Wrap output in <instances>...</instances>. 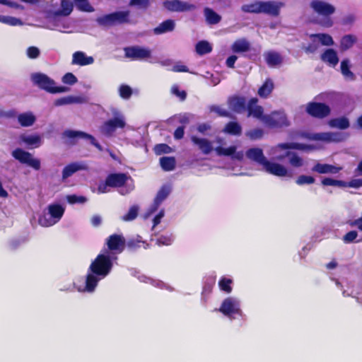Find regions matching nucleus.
<instances>
[{
    "label": "nucleus",
    "mask_w": 362,
    "mask_h": 362,
    "mask_svg": "<svg viewBox=\"0 0 362 362\" xmlns=\"http://www.w3.org/2000/svg\"><path fill=\"white\" fill-rule=\"evenodd\" d=\"M116 259V257L107 250L101 252L90 264L85 284L78 285L74 283L78 291L93 293L98 282L110 273L113 267V261Z\"/></svg>",
    "instance_id": "nucleus-1"
},
{
    "label": "nucleus",
    "mask_w": 362,
    "mask_h": 362,
    "mask_svg": "<svg viewBox=\"0 0 362 362\" xmlns=\"http://www.w3.org/2000/svg\"><path fill=\"white\" fill-rule=\"evenodd\" d=\"M191 141L198 147L202 153L205 155H209L213 150H214L216 155L219 156H231L233 159L240 161L243 160L244 158L243 151H237L236 146L223 147L221 145L223 144L224 139L221 137H217L216 139V142L218 144L219 146H217L215 148H213L212 143L205 138L192 136Z\"/></svg>",
    "instance_id": "nucleus-2"
},
{
    "label": "nucleus",
    "mask_w": 362,
    "mask_h": 362,
    "mask_svg": "<svg viewBox=\"0 0 362 362\" xmlns=\"http://www.w3.org/2000/svg\"><path fill=\"white\" fill-rule=\"evenodd\" d=\"M250 160L262 166L263 170L269 174L276 177H291L288 168L282 164L269 160L264 155L263 151L259 148H251L245 153Z\"/></svg>",
    "instance_id": "nucleus-3"
},
{
    "label": "nucleus",
    "mask_w": 362,
    "mask_h": 362,
    "mask_svg": "<svg viewBox=\"0 0 362 362\" xmlns=\"http://www.w3.org/2000/svg\"><path fill=\"white\" fill-rule=\"evenodd\" d=\"M30 79L35 86L50 93H65L69 90L65 86H57L54 81L43 73H33Z\"/></svg>",
    "instance_id": "nucleus-4"
},
{
    "label": "nucleus",
    "mask_w": 362,
    "mask_h": 362,
    "mask_svg": "<svg viewBox=\"0 0 362 362\" xmlns=\"http://www.w3.org/2000/svg\"><path fill=\"white\" fill-rule=\"evenodd\" d=\"M113 117L107 120L100 127V132L107 136H111L117 129H123L126 126V119L124 115L117 109L111 110Z\"/></svg>",
    "instance_id": "nucleus-5"
},
{
    "label": "nucleus",
    "mask_w": 362,
    "mask_h": 362,
    "mask_svg": "<svg viewBox=\"0 0 362 362\" xmlns=\"http://www.w3.org/2000/svg\"><path fill=\"white\" fill-rule=\"evenodd\" d=\"M218 311L230 320H234L236 317L243 316L240 298L235 296H228L224 298L218 308Z\"/></svg>",
    "instance_id": "nucleus-6"
},
{
    "label": "nucleus",
    "mask_w": 362,
    "mask_h": 362,
    "mask_svg": "<svg viewBox=\"0 0 362 362\" xmlns=\"http://www.w3.org/2000/svg\"><path fill=\"white\" fill-rule=\"evenodd\" d=\"M288 149L309 150L313 149V148L311 146L297 142L282 143L271 147L268 151V154L274 160H282L287 157L288 153L287 150Z\"/></svg>",
    "instance_id": "nucleus-7"
},
{
    "label": "nucleus",
    "mask_w": 362,
    "mask_h": 362,
    "mask_svg": "<svg viewBox=\"0 0 362 362\" xmlns=\"http://www.w3.org/2000/svg\"><path fill=\"white\" fill-rule=\"evenodd\" d=\"M107 184L113 187H121L119 193L122 195L129 194L134 188L133 180L124 173L110 175L107 177Z\"/></svg>",
    "instance_id": "nucleus-8"
},
{
    "label": "nucleus",
    "mask_w": 362,
    "mask_h": 362,
    "mask_svg": "<svg viewBox=\"0 0 362 362\" xmlns=\"http://www.w3.org/2000/svg\"><path fill=\"white\" fill-rule=\"evenodd\" d=\"M97 22L98 24L103 26L129 23H130V11H119L110 14L104 15L98 18Z\"/></svg>",
    "instance_id": "nucleus-9"
},
{
    "label": "nucleus",
    "mask_w": 362,
    "mask_h": 362,
    "mask_svg": "<svg viewBox=\"0 0 362 362\" xmlns=\"http://www.w3.org/2000/svg\"><path fill=\"white\" fill-rule=\"evenodd\" d=\"M172 190L171 186L170 185H163L160 189L158 191L156 196L153 202V203L148 206L146 209L144 215V218H149L152 214H153L156 211H158L160 204L163 202L164 200L167 199L169 196Z\"/></svg>",
    "instance_id": "nucleus-10"
},
{
    "label": "nucleus",
    "mask_w": 362,
    "mask_h": 362,
    "mask_svg": "<svg viewBox=\"0 0 362 362\" xmlns=\"http://www.w3.org/2000/svg\"><path fill=\"white\" fill-rule=\"evenodd\" d=\"M300 136L309 140L326 143L339 142L344 139V134L339 132L302 133Z\"/></svg>",
    "instance_id": "nucleus-11"
},
{
    "label": "nucleus",
    "mask_w": 362,
    "mask_h": 362,
    "mask_svg": "<svg viewBox=\"0 0 362 362\" xmlns=\"http://www.w3.org/2000/svg\"><path fill=\"white\" fill-rule=\"evenodd\" d=\"M63 138L65 139V143L69 144L75 143L78 139H88L99 151H103L102 146L96 141L93 136L83 132L66 130L63 133Z\"/></svg>",
    "instance_id": "nucleus-12"
},
{
    "label": "nucleus",
    "mask_w": 362,
    "mask_h": 362,
    "mask_svg": "<svg viewBox=\"0 0 362 362\" xmlns=\"http://www.w3.org/2000/svg\"><path fill=\"white\" fill-rule=\"evenodd\" d=\"M12 156L20 163L26 164L35 170H37L40 168V160L34 158L30 153L21 148H18L13 151Z\"/></svg>",
    "instance_id": "nucleus-13"
},
{
    "label": "nucleus",
    "mask_w": 362,
    "mask_h": 362,
    "mask_svg": "<svg viewBox=\"0 0 362 362\" xmlns=\"http://www.w3.org/2000/svg\"><path fill=\"white\" fill-rule=\"evenodd\" d=\"M262 122L269 127H281L288 125L287 117L283 112H274L270 115H265Z\"/></svg>",
    "instance_id": "nucleus-14"
},
{
    "label": "nucleus",
    "mask_w": 362,
    "mask_h": 362,
    "mask_svg": "<svg viewBox=\"0 0 362 362\" xmlns=\"http://www.w3.org/2000/svg\"><path fill=\"white\" fill-rule=\"evenodd\" d=\"M305 110L310 115L317 118L325 117L330 112L329 106L320 103H309Z\"/></svg>",
    "instance_id": "nucleus-15"
},
{
    "label": "nucleus",
    "mask_w": 362,
    "mask_h": 362,
    "mask_svg": "<svg viewBox=\"0 0 362 362\" xmlns=\"http://www.w3.org/2000/svg\"><path fill=\"white\" fill-rule=\"evenodd\" d=\"M310 7L316 13L325 17L332 14L335 11L334 6L322 0L312 1Z\"/></svg>",
    "instance_id": "nucleus-16"
},
{
    "label": "nucleus",
    "mask_w": 362,
    "mask_h": 362,
    "mask_svg": "<svg viewBox=\"0 0 362 362\" xmlns=\"http://www.w3.org/2000/svg\"><path fill=\"white\" fill-rule=\"evenodd\" d=\"M163 6L170 11L185 12L193 10L194 5L180 0H169L163 2Z\"/></svg>",
    "instance_id": "nucleus-17"
},
{
    "label": "nucleus",
    "mask_w": 362,
    "mask_h": 362,
    "mask_svg": "<svg viewBox=\"0 0 362 362\" xmlns=\"http://www.w3.org/2000/svg\"><path fill=\"white\" fill-rule=\"evenodd\" d=\"M284 4L279 1H261V13H264L272 16H278L280 13L281 8Z\"/></svg>",
    "instance_id": "nucleus-18"
},
{
    "label": "nucleus",
    "mask_w": 362,
    "mask_h": 362,
    "mask_svg": "<svg viewBox=\"0 0 362 362\" xmlns=\"http://www.w3.org/2000/svg\"><path fill=\"white\" fill-rule=\"evenodd\" d=\"M124 51L127 57L137 60L148 59L151 54V52L149 49L141 47H127Z\"/></svg>",
    "instance_id": "nucleus-19"
},
{
    "label": "nucleus",
    "mask_w": 362,
    "mask_h": 362,
    "mask_svg": "<svg viewBox=\"0 0 362 362\" xmlns=\"http://www.w3.org/2000/svg\"><path fill=\"white\" fill-rule=\"evenodd\" d=\"M19 141L29 148H36L42 144L43 138L37 134H22L19 136Z\"/></svg>",
    "instance_id": "nucleus-20"
},
{
    "label": "nucleus",
    "mask_w": 362,
    "mask_h": 362,
    "mask_svg": "<svg viewBox=\"0 0 362 362\" xmlns=\"http://www.w3.org/2000/svg\"><path fill=\"white\" fill-rule=\"evenodd\" d=\"M125 240L124 238L120 235H112L109 237L107 241V244L109 248V251L113 253H120L124 248ZM114 256V254H112Z\"/></svg>",
    "instance_id": "nucleus-21"
},
{
    "label": "nucleus",
    "mask_w": 362,
    "mask_h": 362,
    "mask_svg": "<svg viewBox=\"0 0 362 362\" xmlns=\"http://www.w3.org/2000/svg\"><path fill=\"white\" fill-rule=\"evenodd\" d=\"M94 58L81 51L75 52L72 55L71 64L78 66H86L93 64Z\"/></svg>",
    "instance_id": "nucleus-22"
},
{
    "label": "nucleus",
    "mask_w": 362,
    "mask_h": 362,
    "mask_svg": "<svg viewBox=\"0 0 362 362\" xmlns=\"http://www.w3.org/2000/svg\"><path fill=\"white\" fill-rule=\"evenodd\" d=\"M137 274H138L137 278L141 282L150 284L155 287H158L161 289H166L170 291H172L173 290L170 286H169L168 284H167L160 280L152 279V278L148 277L144 274H141L139 272H137Z\"/></svg>",
    "instance_id": "nucleus-23"
},
{
    "label": "nucleus",
    "mask_w": 362,
    "mask_h": 362,
    "mask_svg": "<svg viewBox=\"0 0 362 362\" xmlns=\"http://www.w3.org/2000/svg\"><path fill=\"white\" fill-rule=\"evenodd\" d=\"M46 209L51 214L52 218L58 223L62 218L64 211L65 206L59 203H52L49 204Z\"/></svg>",
    "instance_id": "nucleus-24"
},
{
    "label": "nucleus",
    "mask_w": 362,
    "mask_h": 362,
    "mask_svg": "<svg viewBox=\"0 0 362 362\" xmlns=\"http://www.w3.org/2000/svg\"><path fill=\"white\" fill-rule=\"evenodd\" d=\"M86 168V164L83 163H72L65 166L62 170V180H66L76 172Z\"/></svg>",
    "instance_id": "nucleus-25"
},
{
    "label": "nucleus",
    "mask_w": 362,
    "mask_h": 362,
    "mask_svg": "<svg viewBox=\"0 0 362 362\" xmlns=\"http://www.w3.org/2000/svg\"><path fill=\"white\" fill-rule=\"evenodd\" d=\"M17 117L18 123L24 127L33 126L36 121L35 115L30 111L21 113Z\"/></svg>",
    "instance_id": "nucleus-26"
},
{
    "label": "nucleus",
    "mask_w": 362,
    "mask_h": 362,
    "mask_svg": "<svg viewBox=\"0 0 362 362\" xmlns=\"http://www.w3.org/2000/svg\"><path fill=\"white\" fill-rule=\"evenodd\" d=\"M313 171L320 174H335L341 170V167H337L329 164L317 163L313 168Z\"/></svg>",
    "instance_id": "nucleus-27"
},
{
    "label": "nucleus",
    "mask_w": 362,
    "mask_h": 362,
    "mask_svg": "<svg viewBox=\"0 0 362 362\" xmlns=\"http://www.w3.org/2000/svg\"><path fill=\"white\" fill-rule=\"evenodd\" d=\"M86 102V100L82 96L68 95L61 98H59L54 101L56 106H62L69 104H81Z\"/></svg>",
    "instance_id": "nucleus-28"
},
{
    "label": "nucleus",
    "mask_w": 362,
    "mask_h": 362,
    "mask_svg": "<svg viewBox=\"0 0 362 362\" xmlns=\"http://www.w3.org/2000/svg\"><path fill=\"white\" fill-rule=\"evenodd\" d=\"M257 99L252 98L247 105L249 115L253 116L262 121L263 115V109L261 106L257 105Z\"/></svg>",
    "instance_id": "nucleus-29"
},
{
    "label": "nucleus",
    "mask_w": 362,
    "mask_h": 362,
    "mask_svg": "<svg viewBox=\"0 0 362 362\" xmlns=\"http://www.w3.org/2000/svg\"><path fill=\"white\" fill-rule=\"evenodd\" d=\"M264 59L269 66H276L282 62L281 54L274 51H269L264 54Z\"/></svg>",
    "instance_id": "nucleus-30"
},
{
    "label": "nucleus",
    "mask_w": 362,
    "mask_h": 362,
    "mask_svg": "<svg viewBox=\"0 0 362 362\" xmlns=\"http://www.w3.org/2000/svg\"><path fill=\"white\" fill-rule=\"evenodd\" d=\"M228 106L232 110L241 112L245 110V100L243 98L233 97L228 100Z\"/></svg>",
    "instance_id": "nucleus-31"
},
{
    "label": "nucleus",
    "mask_w": 362,
    "mask_h": 362,
    "mask_svg": "<svg viewBox=\"0 0 362 362\" xmlns=\"http://www.w3.org/2000/svg\"><path fill=\"white\" fill-rule=\"evenodd\" d=\"M38 223L42 227L47 228L57 223L45 208L38 218Z\"/></svg>",
    "instance_id": "nucleus-32"
},
{
    "label": "nucleus",
    "mask_w": 362,
    "mask_h": 362,
    "mask_svg": "<svg viewBox=\"0 0 362 362\" xmlns=\"http://www.w3.org/2000/svg\"><path fill=\"white\" fill-rule=\"evenodd\" d=\"M323 62L329 64L332 66H335L339 62V58L336 51L332 49H327L321 56Z\"/></svg>",
    "instance_id": "nucleus-33"
},
{
    "label": "nucleus",
    "mask_w": 362,
    "mask_h": 362,
    "mask_svg": "<svg viewBox=\"0 0 362 362\" xmlns=\"http://www.w3.org/2000/svg\"><path fill=\"white\" fill-rule=\"evenodd\" d=\"M250 44L245 38H240L235 40L231 46V49L235 53H241L247 52L250 49Z\"/></svg>",
    "instance_id": "nucleus-34"
},
{
    "label": "nucleus",
    "mask_w": 362,
    "mask_h": 362,
    "mask_svg": "<svg viewBox=\"0 0 362 362\" xmlns=\"http://www.w3.org/2000/svg\"><path fill=\"white\" fill-rule=\"evenodd\" d=\"M310 37L314 42H320L322 45L330 46L334 44L332 37L328 34H313L310 35Z\"/></svg>",
    "instance_id": "nucleus-35"
},
{
    "label": "nucleus",
    "mask_w": 362,
    "mask_h": 362,
    "mask_svg": "<svg viewBox=\"0 0 362 362\" xmlns=\"http://www.w3.org/2000/svg\"><path fill=\"white\" fill-rule=\"evenodd\" d=\"M175 22L173 20H166L153 29L156 35H160L173 30Z\"/></svg>",
    "instance_id": "nucleus-36"
},
{
    "label": "nucleus",
    "mask_w": 362,
    "mask_h": 362,
    "mask_svg": "<svg viewBox=\"0 0 362 362\" xmlns=\"http://www.w3.org/2000/svg\"><path fill=\"white\" fill-rule=\"evenodd\" d=\"M349 59H344L341 62V72L344 77V78L347 81H353L356 79V76L350 70Z\"/></svg>",
    "instance_id": "nucleus-37"
},
{
    "label": "nucleus",
    "mask_w": 362,
    "mask_h": 362,
    "mask_svg": "<svg viewBox=\"0 0 362 362\" xmlns=\"http://www.w3.org/2000/svg\"><path fill=\"white\" fill-rule=\"evenodd\" d=\"M73 10V4L70 0H62L61 10L54 13L56 18L59 16H67Z\"/></svg>",
    "instance_id": "nucleus-38"
},
{
    "label": "nucleus",
    "mask_w": 362,
    "mask_h": 362,
    "mask_svg": "<svg viewBox=\"0 0 362 362\" xmlns=\"http://www.w3.org/2000/svg\"><path fill=\"white\" fill-rule=\"evenodd\" d=\"M241 9L245 13H261V1H256L244 4L242 6Z\"/></svg>",
    "instance_id": "nucleus-39"
},
{
    "label": "nucleus",
    "mask_w": 362,
    "mask_h": 362,
    "mask_svg": "<svg viewBox=\"0 0 362 362\" xmlns=\"http://www.w3.org/2000/svg\"><path fill=\"white\" fill-rule=\"evenodd\" d=\"M274 83L271 79L268 78L259 88L258 94L262 98H267L272 93Z\"/></svg>",
    "instance_id": "nucleus-40"
},
{
    "label": "nucleus",
    "mask_w": 362,
    "mask_h": 362,
    "mask_svg": "<svg viewBox=\"0 0 362 362\" xmlns=\"http://www.w3.org/2000/svg\"><path fill=\"white\" fill-rule=\"evenodd\" d=\"M195 48L197 53L199 55H204L212 51L211 45L206 40H202L197 42Z\"/></svg>",
    "instance_id": "nucleus-41"
},
{
    "label": "nucleus",
    "mask_w": 362,
    "mask_h": 362,
    "mask_svg": "<svg viewBox=\"0 0 362 362\" xmlns=\"http://www.w3.org/2000/svg\"><path fill=\"white\" fill-rule=\"evenodd\" d=\"M329 125L340 129H345L349 127V122L345 117H339L329 120Z\"/></svg>",
    "instance_id": "nucleus-42"
},
{
    "label": "nucleus",
    "mask_w": 362,
    "mask_h": 362,
    "mask_svg": "<svg viewBox=\"0 0 362 362\" xmlns=\"http://www.w3.org/2000/svg\"><path fill=\"white\" fill-rule=\"evenodd\" d=\"M223 132L229 134L238 136L241 134L242 128L238 123L230 122L226 125Z\"/></svg>",
    "instance_id": "nucleus-43"
},
{
    "label": "nucleus",
    "mask_w": 362,
    "mask_h": 362,
    "mask_svg": "<svg viewBox=\"0 0 362 362\" xmlns=\"http://www.w3.org/2000/svg\"><path fill=\"white\" fill-rule=\"evenodd\" d=\"M287 157L288 158L290 165L294 168L302 167L304 164L303 159L296 153L288 151Z\"/></svg>",
    "instance_id": "nucleus-44"
},
{
    "label": "nucleus",
    "mask_w": 362,
    "mask_h": 362,
    "mask_svg": "<svg viewBox=\"0 0 362 362\" xmlns=\"http://www.w3.org/2000/svg\"><path fill=\"white\" fill-rule=\"evenodd\" d=\"M232 279L227 276H222L218 281V286L222 291L230 293L232 291Z\"/></svg>",
    "instance_id": "nucleus-45"
},
{
    "label": "nucleus",
    "mask_w": 362,
    "mask_h": 362,
    "mask_svg": "<svg viewBox=\"0 0 362 362\" xmlns=\"http://www.w3.org/2000/svg\"><path fill=\"white\" fill-rule=\"evenodd\" d=\"M161 168L165 171H171L175 168V160L173 157H162L160 159Z\"/></svg>",
    "instance_id": "nucleus-46"
},
{
    "label": "nucleus",
    "mask_w": 362,
    "mask_h": 362,
    "mask_svg": "<svg viewBox=\"0 0 362 362\" xmlns=\"http://www.w3.org/2000/svg\"><path fill=\"white\" fill-rule=\"evenodd\" d=\"M204 16L210 24H216L221 21V16L209 8L204 9Z\"/></svg>",
    "instance_id": "nucleus-47"
},
{
    "label": "nucleus",
    "mask_w": 362,
    "mask_h": 362,
    "mask_svg": "<svg viewBox=\"0 0 362 362\" xmlns=\"http://www.w3.org/2000/svg\"><path fill=\"white\" fill-rule=\"evenodd\" d=\"M358 236V233L356 230H351L346 233L342 238V240L344 243H359L361 240H358L357 238Z\"/></svg>",
    "instance_id": "nucleus-48"
},
{
    "label": "nucleus",
    "mask_w": 362,
    "mask_h": 362,
    "mask_svg": "<svg viewBox=\"0 0 362 362\" xmlns=\"http://www.w3.org/2000/svg\"><path fill=\"white\" fill-rule=\"evenodd\" d=\"M75 4L77 8L81 11L93 12L94 11L88 0H75Z\"/></svg>",
    "instance_id": "nucleus-49"
},
{
    "label": "nucleus",
    "mask_w": 362,
    "mask_h": 362,
    "mask_svg": "<svg viewBox=\"0 0 362 362\" xmlns=\"http://www.w3.org/2000/svg\"><path fill=\"white\" fill-rule=\"evenodd\" d=\"M0 22L13 26L22 25L21 21L20 19L6 16H0Z\"/></svg>",
    "instance_id": "nucleus-50"
},
{
    "label": "nucleus",
    "mask_w": 362,
    "mask_h": 362,
    "mask_svg": "<svg viewBox=\"0 0 362 362\" xmlns=\"http://www.w3.org/2000/svg\"><path fill=\"white\" fill-rule=\"evenodd\" d=\"M139 207L137 206H132L129 211L122 217L124 221H131L135 219L138 215Z\"/></svg>",
    "instance_id": "nucleus-51"
},
{
    "label": "nucleus",
    "mask_w": 362,
    "mask_h": 362,
    "mask_svg": "<svg viewBox=\"0 0 362 362\" xmlns=\"http://www.w3.org/2000/svg\"><path fill=\"white\" fill-rule=\"evenodd\" d=\"M118 90L119 96L124 100H128L132 95L131 87L125 84L121 85Z\"/></svg>",
    "instance_id": "nucleus-52"
},
{
    "label": "nucleus",
    "mask_w": 362,
    "mask_h": 362,
    "mask_svg": "<svg viewBox=\"0 0 362 362\" xmlns=\"http://www.w3.org/2000/svg\"><path fill=\"white\" fill-rule=\"evenodd\" d=\"M174 237L172 234L160 235L156 240L158 245H170L173 243Z\"/></svg>",
    "instance_id": "nucleus-53"
},
{
    "label": "nucleus",
    "mask_w": 362,
    "mask_h": 362,
    "mask_svg": "<svg viewBox=\"0 0 362 362\" xmlns=\"http://www.w3.org/2000/svg\"><path fill=\"white\" fill-rule=\"evenodd\" d=\"M67 202L71 204H84L87 202V198L84 196H78L76 194L67 195Z\"/></svg>",
    "instance_id": "nucleus-54"
},
{
    "label": "nucleus",
    "mask_w": 362,
    "mask_h": 362,
    "mask_svg": "<svg viewBox=\"0 0 362 362\" xmlns=\"http://www.w3.org/2000/svg\"><path fill=\"white\" fill-rule=\"evenodd\" d=\"M53 18L57 22L56 23V29L60 32H65V29L69 28V23L67 21L64 19H60L59 16L56 18V16L54 15Z\"/></svg>",
    "instance_id": "nucleus-55"
},
{
    "label": "nucleus",
    "mask_w": 362,
    "mask_h": 362,
    "mask_svg": "<svg viewBox=\"0 0 362 362\" xmlns=\"http://www.w3.org/2000/svg\"><path fill=\"white\" fill-rule=\"evenodd\" d=\"M355 38L351 35L344 36L341 40V48L343 50H346L354 45Z\"/></svg>",
    "instance_id": "nucleus-56"
},
{
    "label": "nucleus",
    "mask_w": 362,
    "mask_h": 362,
    "mask_svg": "<svg viewBox=\"0 0 362 362\" xmlns=\"http://www.w3.org/2000/svg\"><path fill=\"white\" fill-rule=\"evenodd\" d=\"M298 185H311L315 182V178L309 175H300L296 180Z\"/></svg>",
    "instance_id": "nucleus-57"
},
{
    "label": "nucleus",
    "mask_w": 362,
    "mask_h": 362,
    "mask_svg": "<svg viewBox=\"0 0 362 362\" xmlns=\"http://www.w3.org/2000/svg\"><path fill=\"white\" fill-rule=\"evenodd\" d=\"M156 154L160 155L163 153H169L172 151V148L165 144H157L154 147Z\"/></svg>",
    "instance_id": "nucleus-58"
},
{
    "label": "nucleus",
    "mask_w": 362,
    "mask_h": 362,
    "mask_svg": "<svg viewBox=\"0 0 362 362\" xmlns=\"http://www.w3.org/2000/svg\"><path fill=\"white\" fill-rule=\"evenodd\" d=\"M40 49L37 47H29L26 50V54L30 59H36L40 55Z\"/></svg>",
    "instance_id": "nucleus-59"
},
{
    "label": "nucleus",
    "mask_w": 362,
    "mask_h": 362,
    "mask_svg": "<svg viewBox=\"0 0 362 362\" xmlns=\"http://www.w3.org/2000/svg\"><path fill=\"white\" fill-rule=\"evenodd\" d=\"M246 135L250 137L251 139H259L263 136V131L260 129H255L251 131H249L246 133Z\"/></svg>",
    "instance_id": "nucleus-60"
},
{
    "label": "nucleus",
    "mask_w": 362,
    "mask_h": 362,
    "mask_svg": "<svg viewBox=\"0 0 362 362\" xmlns=\"http://www.w3.org/2000/svg\"><path fill=\"white\" fill-rule=\"evenodd\" d=\"M62 82L66 84L74 85L77 82V78L72 73H67L63 76Z\"/></svg>",
    "instance_id": "nucleus-61"
},
{
    "label": "nucleus",
    "mask_w": 362,
    "mask_h": 362,
    "mask_svg": "<svg viewBox=\"0 0 362 362\" xmlns=\"http://www.w3.org/2000/svg\"><path fill=\"white\" fill-rule=\"evenodd\" d=\"M164 216L165 209H161L153 219V228H154L157 225H158L160 223L161 219L164 217Z\"/></svg>",
    "instance_id": "nucleus-62"
},
{
    "label": "nucleus",
    "mask_w": 362,
    "mask_h": 362,
    "mask_svg": "<svg viewBox=\"0 0 362 362\" xmlns=\"http://www.w3.org/2000/svg\"><path fill=\"white\" fill-rule=\"evenodd\" d=\"M211 112L217 113L220 116L226 117L228 115V112L218 105H214L210 107Z\"/></svg>",
    "instance_id": "nucleus-63"
},
{
    "label": "nucleus",
    "mask_w": 362,
    "mask_h": 362,
    "mask_svg": "<svg viewBox=\"0 0 362 362\" xmlns=\"http://www.w3.org/2000/svg\"><path fill=\"white\" fill-rule=\"evenodd\" d=\"M171 92L181 100H185L186 98L185 92L184 90H180L177 86H173L171 88Z\"/></svg>",
    "instance_id": "nucleus-64"
}]
</instances>
